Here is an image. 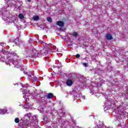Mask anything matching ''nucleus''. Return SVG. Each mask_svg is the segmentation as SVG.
<instances>
[{"label":"nucleus","mask_w":128,"mask_h":128,"mask_svg":"<svg viewBox=\"0 0 128 128\" xmlns=\"http://www.w3.org/2000/svg\"><path fill=\"white\" fill-rule=\"evenodd\" d=\"M56 24L58 26H60L61 28H62L64 26V22L59 20L56 22Z\"/></svg>","instance_id":"obj_1"},{"label":"nucleus","mask_w":128,"mask_h":128,"mask_svg":"<svg viewBox=\"0 0 128 128\" xmlns=\"http://www.w3.org/2000/svg\"><path fill=\"white\" fill-rule=\"evenodd\" d=\"M11 56H12L14 58H20V56L18 54L16 53L15 52H11L10 53Z\"/></svg>","instance_id":"obj_2"},{"label":"nucleus","mask_w":128,"mask_h":128,"mask_svg":"<svg viewBox=\"0 0 128 128\" xmlns=\"http://www.w3.org/2000/svg\"><path fill=\"white\" fill-rule=\"evenodd\" d=\"M66 84L68 86H70L72 84V80H68L66 81Z\"/></svg>","instance_id":"obj_3"},{"label":"nucleus","mask_w":128,"mask_h":128,"mask_svg":"<svg viewBox=\"0 0 128 128\" xmlns=\"http://www.w3.org/2000/svg\"><path fill=\"white\" fill-rule=\"evenodd\" d=\"M106 38L108 40H112V34H110V33H108L106 35Z\"/></svg>","instance_id":"obj_4"},{"label":"nucleus","mask_w":128,"mask_h":128,"mask_svg":"<svg viewBox=\"0 0 128 128\" xmlns=\"http://www.w3.org/2000/svg\"><path fill=\"white\" fill-rule=\"evenodd\" d=\"M8 112V110L6 109H2L0 110V114H4Z\"/></svg>","instance_id":"obj_5"},{"label":"nucleus","mask_w":128,"mask_h":128,"mask_svg":"<svg viewBox=\"0 0 128 128\" xmlns=\"http://www.w3.org/2000/svg\"><path fill=\"white\" fill-rule=\"evenodd\" d=\"M54 98V94L52 93H48L47 94V98L48 100H50V98Z\"/></svg>","instance_id":"obj_6"},{"label":"nucleus","mask_w":128,"mask_h":128,"mask_svg":"<svg viewBox=\"0 0 128 128\" xmlns=\"http://www.w3.org/2000/svg\"><path fill=\"white\" fill-rule=\"evenodd\" d=\"M37 124H38V118H36L35 121L32 122V126H36Z\"/></svg>","instance_id":"obj_7"},{"label":"nucleus","mask_w":128,"mask_h":128,"mask_svg":"<svg viewBox=\"0 0 128 128\" xmlns=\"http://www.w3.org/2000/svg\"><path fill=\"white\" fill-rule=\"evenodd\" d=\"M42 52V50H38V51H36L35 52L34 54H33V56H38V54H40Z\"/></svg>","instance_id":"obj_8"},{"label":"nucleus","mask_w":128,"mask_h":128,"mask_svg":"<svg viewBox=\"0 0 128 128\" xmlns=\"http://www.w3.org/2000/svg\"><path fill=\"white\" fill-rule=\"evenodd\" d=\"M43 46L46 48H50V44H48L46 43L43 42Z\"/></svg>","instance_id":"obj_9"},{"label":"nucleus","mask_w":128,"mask_h":128,"mask_svg":"<svg viewBox=\"0 0 128 128\" xmlns=\"http://www.w3.org/2000/svg\"><path fill=\"white\" fill-rule=\"evenodd\" d=\"M18 18H20V20H24V14H18Z\"/></svg>","instance_id":"obj_10"},{"label":"nucleus","mask_w":128,"mask_h":128,"mask_svg":"<svg viewBox=\"0 0 128 128\" xmlns=\"http://www.w3.org/2000/svg\"><path fill=\"white\" fill-rule=\"evenodd\" d=\"M33 20H34L36 21V20H40V16H34L33 17Z\"/></svg>","instance_id":"obj_11"},{"label":"nucleus","mask_w":128,"mask_h":128,"mask_svg":"<svg viewBox=\"0 0 128 128\" xmlns=\"http://www.w3.org/2000/svg\"><path fill=\"white\" fill-rule=\"evenodd\" d=\"M47 20H48L49 22H52V18H50V17H48V18H47Z\"/></svg>","instance_id":"obj_12"},{"label":"nucleus","mask_w":128,"mask_h":128,"mask_svg":"<svg viewBox=\"0 0 128 128\" xmlns=\"http://www.w3.org/2000/svg\"><path fill=\"white\" fill-rule=\"evenodd\" d=\"M14 122H16V124H18V122H20V119L18 118H16Z\"/></svg>","instance_id":"obj_13"},{"label":"nucleus","mask_w":128,"mask_h":128,"mask_svg":"<svg viewBox=\"0 0 128 128\" xmlns=\"http://www.w3.org/2000/svg\"><path fill=\"white\" fill-rule=\"evenodd\" d=\"M72 36H75L76 38L78 36V32H74L72 33Z\"/></svg>","instance_id":"obj_14"},{"label":"nucleus","mask_w":128,"mask_h":128,"mask_svg":"<svg viewBox=\"0 0 128 128\" xmlns=\"http://www.w3.org/2000/svg\"><path fill=\"white\" fill-rule=\"evenodd\" d=\"M76 58H80V54H77L76 56Z\"/></svg>","instance_id":"obj_15"},{"label":"nucleus","mask_w":128,"mask_h":128,"mask_svg":"<svg viewBox=\"0 0 128 128\" xmlns=\"http://www.w3.org/2000/svg\"><path fill=\"white\" fill-rule=\"evenodd\" d=\"M61 114H62V116H66V112H61Z\"/></svg>","instance_id":"obj_16"},{"label":"nucleus","mask_w":128,"mask_h":128,"mask_svg":"<svg viewBox=\"0 0 128 128\" xmlns=\"http://www.w3.org/2000/svg\"><path fill=\"white\" fill-rule=\"evenodd\" d=\"M36 118H37L35 116H33V120H34V122H36Z\"/></svg>","instance_id":"obj_17"},{"label":"nucleus","mask_w":128,"mask_h":128,"mask_svg":"<svg viewBox=\"0 0 128 128\" xmlns=\"http://www.w3.org/2000/svg\"><path fill=\"white\" fill-rule=\"evenodd\" d=\"M84 66L86 67L88 66V64H86V63H84Z\"/></svg>","instance_id":"obj_18"},{"label":"nucleus","mask_w":128,"mask_h":128,"mask_svg":"<svg viewBox=\"0 0 128 128\" xmlns=\"http://www.w3.org/2000/svg\"><path fill=\"white\" fill-rule=\"evenodd\" d=\"M32 0H27V2H30Z\"/></svg>","instance_id":"obj_19"},{"label":"nucleus","mask_w":128,"mask_h":128,"mask_svg":"<svg viewBox=\"0 0 128 128\" xmlns=\"http://www.w3.org/2000/svg\"><path fill=\"white\" fill-rule=\"evenodd\" d=\"M44 42H40V44H44Z\"/></svg>","instance_id":"obj_20"},{"label":"nucleus","mask_w":128,"mask_h":128,"mask_svg":"<svg viewBox=\"0 0 128 128\" xmlns=\"http://www.w3.org/2000/svg\"><path fill=\"white\" fill-rule=\"evenodd\" d=\"M49 44V46H50L52 45V44Z\"/></svg>","instance_id":"obj_21"}]
</instances>
